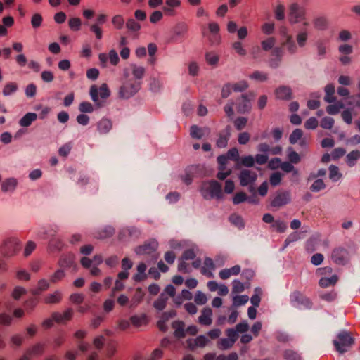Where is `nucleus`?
<instances>
[{
	"mask_svg": "<svg viewBox=\"0 0 360 360\" xmlns=\"http://www.w3.org/2000/svg\"><path fill=\"white\" fill-rule=\"evenodd\" d=\"M231 126L227 125L226 128L219 133V138L217 140V146L218 148H225L231 136Z\"/></svg>",
	"mask_w": 360,
	"mask_h": 360,
	"instance_id": "19",
	"label": "nucleus"
},
{
	"mask_svg": "<svg viewBox=\"0 0 360 360\" xmlns=\"http://www.w3.org/2000/svg\"><path fill=\"white\" fill-rule=\"evenodd\" d=\"M360 158V151L354 150L349 153L346 156V163L349 167H354L356 162Z\"/></svg>",
	"mask_w": 360,
	"mask_h": 360,
	"instance_id": "32",
	"label": "nucleus"
},
{
	"mask_svg": "<svg viewBox=\"0 0 360 360\" xmlns=\"http://www.w3.org/2000/svg\"><path fill=\"white\" fill-rule=\"evenodd\" d=\"M172 328L174 329V335L176 338L181 339L186 336L184 330L185 323L182 321H175L172 324Z\"/></svg>",
	"mask_w": 360,
	"mask_h": 360,
	"instance_id": "26",
	"label": "nucleus"
},
{
	"mask_svg": "<svg viewBox=\"0 0 360 360\" xmlns=\"http://www.w3.org/2000/svg\"><path fill=\"white\" fill-rule=\"evenodd\" d=\"M141 82L133 79H129L123 82L120 88L119 96L124 99H128L135 95L141 89Z\"/></svg>",
	"mask_w": 360,
	"mask_h": 360,
	"instance_id": "3",
	"label": "nucleus"
},
{
	"mask_svg": "<svg viewBox=\"0 0 360 360\" xmlns=\"http://www.w3.org/2000/svg\"><path fill=\"white\" fill-rule=\"evenodd\" d=\"M331 259L335 264L339 265H344L348 261L349 252L344 248H335L332 252Z\"/></svg>",
	"mask_w": 360,
	"mask_h": 360,
	"instance_id": "11",
	"label": "nucleus"
},
{
	"mask_svg": "<svg viewBox=\"0 0 360 360\" xmlns=\"http://www.w3.org/2000/svg\"><path fill=\"white\" fill-rule=\"evenodd\" d=\"M18 86L16 83L9 82L6 84L2 91L4 96H8L17 91Z\"/></svg>",
	"mask_w": 360,
	"mask_h": 360,
	"instance_id": "41",
	"label": "nucleus"
},
{
	"mask_svg": "<svg viewBox=\"0 0 360 360\" xmlns=\"http://www.w3.org/2000/svg\"><path fill=\"white\" fill-rule=\"evenodd\" d=\"M303 136V131L300 129H295L289 137V142L291 144H295Z\"/></svg>",
	"mask_w": 360,
	"mask_h": 360,
	"instance_id": "48",
	"label": "nucleus"
},
{
	"mask_svg": "<svg viewBox=\"0 0 360 360\" xmlns=\"http://www.w3.org/2000/svg\"><path fill=\"white\" fill-rule=\"evenodd\" d=\"M58 231V228L56 226H50L47 230L39 232L38 236L42 239H45L46 235L50 238L56 237V236Z\"/></svg>",
	"mask_w": 360,
	"mask_h": 360,
	"instance_id": "40",
	"label": "nucleus"
},
{
	"mask_svg": "<svg viewBox=\"0 0 360 360\" xmlns=\"http://www.w3.org/2000/svg\"><path fill=\"white\" fill-rule=\"evenodd\" d=\"M288 19L291 25L306 21V10L304 7L300 6L297 3L291 4L288 8Z\"/></svg>",
	"mask_w": 360,
	"mask_h": 360,
	"instance_id": "6",
	"label": "nucleus"
},
{
	"mask_svg": "<svg viewBox=\"0 0 360 360\" xmlns=\"http://www.w3.org/2000/svg\"><path fill=\"white\" fill-rule=\"evenodd\" d=\"M275 96L279 100L289 101L292 98V89L288 86H279L275 89Z\"/></svg>",
	"mask_w": 360,
	"mask_h": 360,
	"instance_id": "17",
	"label": "nucleus"
},
{
	"mask_svg": "<svg viewBox=\"0 0 360 360\" xmlns=\"http://www.w3.org/2000/svg\"><path fill=\"white\" fill-rule=\"evenodd\" d=\"M18 185L16 179L11 177L5 179L1 184V191L4 193L13 192Z\"/></svg>",
	"mask_w": 360,
	"mask_h": 360,
	"instance_id": "25",
	"label": "nucleus"
},
{
	"mask_svg": "<svg viewBox=\"0 0 360 360\" xmlns=\"http://www.w3.org/2000/svg\"><path fill=\"white\" fill-rule=\"evenodd\" d=\"M252 98L248 94H242L236 100V109L238 112L244 114L249 112L252 109Z\"/></svg>",
	"mask_w": 360,
	"mask_h": 360,
	"instance_id": "13",
	"label": "nucleus"
},
{
	"mask_svg": "<svg viewBox=\"0 0 360 360\" xmlns=\"http://www.w3.org/2000/svg\"><path fill=\"white\" fill-rule=\"evenodd\" d=\"M342 177V174L339 172V168L333 165L329 167V178L333 181H337Z\"/></svg>",
	"mask_w": 360,
	"mask_h": 360,
	"instance_id": "42",
	"label": "nucleus"
},
{
	"mask_svg": "<svg viewBox=\"0 0 360 360\" xmlns=\"http://www.w3.org/2000/svg\"><path fill=\"white\" fill-rule=\"evenodd\" d=\"M334 125V119L331 117H324L320 122V126L326 129H330Z\"/></svg>",
	"mask_w": 360,
	"mask_h": 360,
	"instance_id": "57",
	"label": "nucleus"
},
{
	"mask_svg": "<svg viewBox=\"0 0 360 360\" xmlns=\"http://www.w3.org/2000/svg\"><path fill=\"white\" fill-rule=\"evenodd\" d=\"M290 298V302L293 307L300 309H310L313 306L311 300L300 291L292 292Z\"/></svg>",
	"mask_w": 360,
	"mask_h": 360,
	"instance_id": "9",
	"label": "nucleus"
},
{
	"mask_svg": "<svg viewBox=\"0 0 360 360\" xmlns=\"http://www.w3.org/2000/svg\"><path fill=\"white\" fill-rule=\"evenodd\" d=\"M112 121L108 118H102L97 123V130L101 134H108L112 129Z\"/></svg>",
	"mask_w": 360,
	"mask_h": 360,
	"instance_id": "24",
	"label": "nucleus"
},
{
	"mask_svg": "<svg viewBox=\"0 0 360 360\" xmlns=\"http://www.w3.org/2000/svg\"><path fill=\"white\" fill-rule=\"evenodd\" d=\"M49 287V283L46 279H41L38 282L37 288L32 291L35 295H39L41 291L46 290Z\"/></svg>",
	"mask_w": 360,
	"mask_h": 360,
	"instance_id": "53",
	"label": "nucleus"
},
{
	"mask_svg": "<svg viewBox=\"0 0 360 360\" xmlns=\"http://www.w3.org/2000/svg\"><path fill=\"white\" fill-rule=\"evenodd\" d=\"M326 96L324 100L326 102L331 103L336 101V98L334 96L335 94V86L333 84H328L325 87Z\"/></svg>",
	"mask_w": 360,
	"mask_h": 360,
	"instance_id": "31",
	"label": "nucleus"
},
{
	"mask_svg": "<svg viewBox=\"0 0 360 360\" xmlns=\"http://www.w3.org/2000/svg\"><path fill=\"white\" fill-rule=\"evenodd\" d=\"M302 25L303 27L297 31L295 37V42L300 48H303L306 46L309 35V31L307 29V27L309 25V22L304 21Z\"/></svg>",
	"mask_w": 360,
	"mask_h": 360,
	"instance_id": "14",
	"label": "nucleus"
},
{
	"mask_svg": "<svg viewBox=\"0 0 360 360\" xmlns=\"http://www.w3.org/2000/svg\"><path fill=\"white\" fill-rule=\"evenodd\" d=\"M248 121L245 117H238L234 120V126L238 131H241L247 125Z\"/></svg>",
	"mask_w": 360,
	"mask_h": 360,
	"instance_id": "54",
	"label": "nucleus"
},
{
	"mask_svg": "<svg viewBox=\"0 0 360 360\" xmlns=\"http://www.w3.org/2000/svg\"><path fill=\"white\" fill-rule=\"evenodd\" d=\"M126 27L131 32H138L141 29V25L134 18H129L126 22Z\"/></svg>",
	"mask_w": 360,
	"mask_h": 360,
	"instance_id": "44",
	"label": "nucleus"
},
{
	"mask_svg": "<svg viewBox=\"0 0 360 360\" xmlns=\"http://www.w3.org/2000/svg\"><path fill=\"white\" fill-rule=\"evenodd\" d=\"M257 178V173L248 169H242L238 175L240 184L242 186H247L254 184Z\"/></svg>",
	"mask_w": 360,
	"mask_h": 360,
	"instance_id": "12",
	"label": "nucleus"
},
{
	"mask_svg": "<svg viewBox=\"0 0 360 360\" xmlns=\"http://www.w3.org/2000/svg\"><path fill=\"white\" fill-rule=\"evenodd\" d=\"M207 175V170L203 165H193L187 167L185 169V175L182 176V181L190 185L195 177H202Z\"/></svg>",
	"mask_w": 360,
	"mask_h": 360,
	"instance_id": "4",
	"label": "nucleus"
},
{
	"mask_svg": "<svg viewBox=\"0 0 360 360\" xmlns=\"http://www.w3.org/2000/svg\"><path fill=\"white\" fill-rule=\"evenodd\" d=\"M200 192L204 199L210 200L215 198H223L221 185L216 180L203 181L200 186Z\"/></svg>",
	"mask_w": 360,
	"mask_h": 360,
	"instance_id": "1",
	"label": "nucleus"
},
{
	"mask_svg": "<svg viewBox=\"0 0 360 360\" xmlns=\"http://www.w3.org/2000/svg\"><path fill=\"white\" fill-rule=\"evenodd\" d=\"M143 297V293L142 292L141 288H139L136 289L135 295L131 300V303L130 304V307H136L139 302L142 300Z\"/></svg>",
	"mask_w": 360,
	"mask_h": 360,
	"instance_id": "50",
	"label": "nucleus"
},
{
	"mask_svg": "<svg viewBox=\"0 0 360 360\" xmlns=\"http://www.w3.org/2000/svg\"><path fill=\"white\" fill-rule=\"evenodd\" d=\"M89 94L96 105L98 108H101L103 106V102L99 100V96L102 100H105L110 96V91L106 84H102L99 88L96 85H92L90 88Z\"/></svg>",
	"mask_w": 360,
	"mask_h": 360,
	"instance_id": "5",
	"label": "nucleus"
},
{
	"mask_svg": "<svg viewBox=\"0 0 360 360\" xmlns=\"http://www.w3.org/2000/svg\"><path fill=\"white\" fill-rule=\"evenodd\" d=\"M212 310L210 307L204 308L198 317V322L203 326H210L212 323Z\"/></svg>",
	"mask_w": 360,
	"mask_h": 360,
	"instance_id": "22",
	"label": "nucleus"
},
{
	"mask_svg": "<svg viewBox=\"0 0 360 360\" xmlns=\"http://www.w3.org/2000/svg\"><path fill=\"white\" fill-rule=\"evenodd\" d=\"M250 77L259 82H265L268 79V75L266 73L263 72L255 71L252 75H250Z\"/></svg>",
	"mask_w": 360,
	"mask_h": 360,
	"instance_id": "60",
	"label": "nucleus"
},
{
	"mask_svg": "<svg viewBox=\"0 0 360 360\" xmlns=\"http://www.w3.org/2000/svg\"><path fill=\"white\" fill-rule=\"evenodd\" d=\"M73 311L72 309H68L63 314L58 312H54L52 314V317L54 321L57 323H63L65 321H68L72 319Z\"/></svg>",
	"mask_w": 360,
	"mask_h": 360,
	"instance_id": "27",
	"label": "nucleus"
},
{
	"mask_svg": "<svg viewBox=\"0 0 360 360\" xmlns=\"http://www.w3.org/2000/svg\"><path fill=\"white\" fill-rule=\"evenodd\" d=\"M280 167L283 172L286 173L293 172L294 175L298 174L297 169H295V167L292 165V163L290 162L285 161L281 162Z\"/></svg>",
	"mask_w": 360,
	"mask_h": 360,
	"instance_id": "47",
	"label": "nucleus"
},
{
	"mask_svg": "<svg viewBox=\"0 0 360 360\" xmlns=\"http://www.w3.org/2000/svg\"><path fill=\"white\" fill-rule=\"evenodd\" d=\"M255 165V158L252 155H247L242 157L238 162H237V168L240 166H244L246 167H252Z\"/></svg>",
	"mask_w": 360,
	"mask_h": 360,
	"instance_id": "37",
	"label": "nucleus"
},
{
	"mask_svg": "<svg viewBox=\"0 0 360 360\" xmlns=\"http://www.w3.org/2000/svg\"><path fill=\"white\" fill-rule=\"evenodd\" d=\"M44 345L40 343L34 345L28 349L26 354L20 360H29L30 356H39L43 354Z\"/></svg>",
	"mask_w": 360,
	"mask_h": 360,
	"instance_id": "23",
	"label": "nucleus"
},
{
	"mask_svg": "<svg viewBox=\"0 0 360 360\" xmlns=\"http://www.w3.org/2000/svg\"><path fill=\"white\" fill-rule=\"evenodd\" d=\"M65 276V273L63 269H58L53 275L50 277V281L51 283H57L62 280Z\"/></svg>",
	"mask_w": 360,
	"mask_h": 360,
	"instance_id": "58",
	"label": "nucleus"
},
{
	"mask_svg": "<svg viewBox=\"0 0 360 360\" xmlns=\"http://www.w3.org/2000/svg\"><path fill=\"white\" fill-rule=\"evenodd\" d=\"M276 39L274 37H269L261 42L262 48L264 51H269L272 49L275 45Z\"/></svg>",
	"mask_w": 360,
	"mask_h": 360,
	"instance_id": "51",
	"label": "nucleus"
},
{
	"mask_svg": "<svg viewBox=\"0 0 360 360\" xmlns=\"http://www.w3.org/2000/svg\"><path fill=\"white\" fill-rule=\"evenodd\" d=\"M37 119V115L36 113L27 112L19 120V124L22 127H28Z\"/></svg>",
	"mask_w": 360,
	"mask_h": 360,
	"instance_id": "30",
	"label": "nucleus"
},
{
	"mask_svg": "<svg viewBox=\"0 0 360 360\" xmlns=\"http://www.w3.org/2000/svg\"><path fill=\"white\" fill-rule=\"evenodd\" d=\"M283 357L285 360H301V356L297 352L292 349H287L284 352Z\"/></svg>",
	"mask_w": 360,
	"mask_h": 360,
	"instance_id": "49",
	"label": "nucleus"
},
{
	"mask_svg": "<svg viewBox=\"0 0 360 360\" xmlns=\"http://www.w3.org/2000/svg\"><path fill=\"white\" fill-rule=\"evenodd\" d=\"M65 243L63 240L58 237L51 238L48 243V250L51 252H60L63 250Z\"/></svg>",
	"mask_w": 360,
	"mask_h": 360,
	"instance_id": "21",
	"label": "nucleus"
},
{
	"mask_svg": "<svg viewBox=\"0 0 360 360\" xmlns=\"http://www.w3.org/2000/svg\"><path fill=\"white\" fill-rule=\"evenodd\" d=\"M288 150L289 153L288 155V158L289 160V162L292 164L299 163L301 160L300 155L297 152L292 150V148L291 147L288 148Z\"/></svg>",
	"mask_w": 360,
	"mask_h": 360,
	"instance_id": "56",
	"label": "nucleus"
},
{
	"mask_svg": "<svg viewBox=\"0 0 360 360\" xmlns=\"http://www.w3.org/2000/svg\"><path fill=\"white\" fill-rule=\"evenodd\" d=\"M291 197L289 191L278 193L272 200L271 205L272 207H279L290 202Z\"/></svg>",
	"mask_w": 360,
	"mask_h": 360,
	"instance_id": "16",
	"label": "nucleus"
},
{
	"mask_svg": "<svg viewBox=\"0 0 360 360\" xmlns=\"http://www.w3.org/2000/svg\"><path fill=\"white\" fill-rule=\"evenodd\" d=\"M354 344V338L345 330L340 331L337 335V339L333 340V345L340 354L347 352Z\"/></svg>",
	"mask_w": 360,
	"mask_h": 360,
	"instance_id": "2",
	"label": "nucleus"
},
{
	"mask_svg": "<svg viewBox=\"0 0 360 360\" xmlns=\"http://www.w3.org/2000/svg\"><path fill=\"white\" fill-rule=\"evenodd\" d=\"M194 301L197 304L202 305L207 302V298L205 293L198 290L195 293V295L194 297Z\"/></svg>",
	"mask_w": 360,
	"mask_h": 360,
	"instance_id": "62",
	"label": "nucleus"
},
{
	"mask_svg": "<svg viewBox=\"0 0 360 360\" xmlns=\"http://www.w3.org/2000/svg\"><path fill=\"white\" fill-rule=\"evenodd\" d=\"M146 268L147 266L143 262L140 263L137 266L138 273L134 275L133 279L136 282H140L146 278L145 274Z\"/></svg>",
	"mask_w": 360,
	"mask_h": 360,
	"instance_id": "34",
	"label": "nucleus"
},
{
	"mask_svg": "<svg viewBox=\"0 0 360 360\" xmlns=\"http://www.w3.org/2000/svg\"><path fill=\"white\" fill-rule=\"evenodd\" d=\"M249 85L245 80H241L238 82L232 84L233 91L236 92H243L248 88Z\"/></svg>",
	"mask_w": 360,
	"mask_h": 360,
	"instance_id": "52",
	"label": "nucleus"
},
{
	"mask_svg": "<svg viewBox=\"0 0 360 360\" xmlns=\"http://www.w3.org/2000/svg\"><path fill=\"white\" fill-rule=\"evenodd\" d=\"M58 265L61 269L73 268L77 269V264L75 262V255L72 252L63 254L58 261Z\"/></svg>",
	"mask_w": 360,
	"mask_h": 360,
	"instance_id": "15",
	"label": "nucleus"
},
{
	"mask_svg": "<svg viewBox=\"0 0 360 360\" xmlns=\"http://www.w3.org/2000/svg\"><path fill=\"white\" fill-rule=\"evenodd\" d=\"M314 27L319 30H325L327 27V20L323 17H319L314 20Z\"/></svg>",
	"mask_w": 360,
	"mask_h": 360,
	"instance_id": "55",
	"label": "nucleus"
},
{
	"mask_svg": "<svg viewBox=\"0 0 360 360\" xmlns=\"http://www.w3.org/2000/svg\"><path fill=\"white\" fill-rule=\"evenodd\" d=\"M275 18L278 20H283L285 18V7L282 4H278L274 11Z\"/></svg>",
	"mask_w": 360,
	"mask_h": 360,
	"instance_id": "63",
	"label": "nucleus"
},
{
	"mask_svg": "<svg viewBox=\"0 0 360 360\" xmlns=\"http://www.w3.org/2000/svg\"><path fill=\"white\" fill-rule=\"evenodd\" d=\"M344 108V104L342 102H338L333 105H328L326 108V112L329 115H337L340 109Z\"/></svg>",
	"mask_w": 360,
	"mask_h": 360,
	"instance_id": "46",
	"label": "nucleus"
},
{
	"mask_svg": "<svg viewBox=\"0 0 360 360\" xmlns=\"http://www.w3.org/2000/svg\"><path fill=\"white\" fill-rule=\"evenodd\" d=\"M162 88V82L156 78H152L150 82V90L154 93H158Z\"/></svg>",
	"mask_w": 360,
	"mask_h": 360,
	"instance_id": "45",
	"label": "nucleus"
},
{
	"mask_svg": "<svg viewBox=\"0 0 360 360\" xmlns=\"http://www.w3.org/2000/svg\"><path fill=\"white\" fill-rule=\"evenodd\" d=\"M338 278L336 275H333L330 278H321L319 280V285L322 288H327L330 285H334L338 282Z\"/></svg>",
	"mask_w": 360,
	"mask_h": 360,
	"instance_id": "38",
	"label": "nucleus"
},
{
	"mask_svg": "<svg viewBox=\"0 0 360 360\" xmlns=\"http://www.w3.org/2000/svg\"><path fill=\"white\" fill-rule=\"evenodd\" d=\"M62 298V294L59 291H56L53 294H50L45 298V302L47 304L58 303Z\"/></svg>",
	"mask_w": 360,
	"mask_h": 360,
	"instance_id": "43",
	"label": "nucleus"
},
{
	"mask_svg": "<svg viewBox=\"0 0 360 360\" xmlns=\"http://www.w3.org/2000/svg\"><path fill=\"white\" fill-rule=\"evenodd\" d=\"M167 301L168 297L165 295V292H162L154 302L153 307L158 311H162L165 308Z\"/></svg>",
	"mask_w": 360,
	"mask_h": 360,
	"instance_id": "33",
	"label": "nucleus"
},
{
	"mask_svg": "<svg viewBox=\"0 0 360 360\" xmlns=\"http://www.w3.org/2000/svg\"><path fill=\"white\" fill-rule=\"evenodd\" d=\"M20 250V241L15 238L5 240L1 247V253L5 257H11L16 255Z\"/></svg>",
	"mask_w": 360,
	"mask_h": 360,
	"instance_id": "7",
	"label": "nucleus"
},
{
	"mask_svg": "<svg viewBox=\"0 0 360 360\" xmlns=\"http://www.w3.org/2000/svg\"><path fill=\"white\" fill-rule=\"evenodd\" d=\"M158 247V243L155 239L149 240L143 245L136 247L134 250L136 255H150L152 259L155 261L158 258L156 250Z\"/></svg>",
	"mask_w": 360,
	"mask_h": 360,
	"instance_id": "8",
	"label": "nucleus"
},
{
	"mask_svg": "<svg viewBox=\"0 0 360 360\" xmlns=\"http://www.w3.org/2000/svg\"><path fill=\"white\" fill-rule=\"evenodd\" d=\"M112 23L115 28L120 30L124 26V20L121 15H116L112 18Z\"/></svg>",
	"mask_w": 360,
	"mask_h": 360,
	"instance_id": "64",
	"label": "nucleus"
},
{
	"mask_svg": "<svg viewBox=\"0 0 360 360\" xmlns=\"http://www.w3.org/2000/svg\"><path fill=\"white\" fill-rule=\"evenodd\" d=\"M205 132L209 134L210 129L208 128H200L197 125H192L190 128V135L193 139H200Z\"/></svg>",
	"mask_w": 360,
	"mask_h": 360,
	"instance_id": "29",
	"label": "nucleus"
},
{
	"mask_svg": "<svg viewBox=\"0 0 360 360\" xmlns=\"http://www.w3.org/2000/svg\"><path fill=\"white\" fill-rule=\"evenodd\" d=\"M188 347L191 349H194L196 347H204L209 342L208 338L201 335L198 336L195 339H189L187 341Z\"/></svg>",
	"mask_w": 360,
	"mask_h": 360,
	"instance_id": "20",
	"label": "nucleus"
},
{
	"mask_svg": "<svg viewBox=\"0 0 360 360\" xmlns=\"http://www.w3.org/2000/svg\"><path fill=\"white\" fill-rule=\"evenodd\" d=\"M233 344V341L228 338H221L218 342V347L220 349L225 350L232 347Z\"/></svg>",
	"mask_w": 360,
	"mask_h": 360,
	"instance_id": "59",
	"label": "nucleus"
},
{
	"mask_svg": "<svg viewBox=\"0 0 360 360\" xmlns=\"http://www.w3.org/2000/svg\"><path fill=\"white\" fill-rule=\"evenodd\" d=\"M131 72L134 77L136 79V81H139L141 79L146 72L145 68L142 66H139L136 65H131Z\"/></svg>",
	"mask_w": 360,
	"mask_h": 360,
	"instance_id": "36",
	"label": "nucleus"
},
{
	"mask_svg": "<svg viewBox=\"0 0 360 360\" xmlns=\"http://www.w3.org/2000/svg\"><path fill=\"white\" fill-rule=\"evenodd\" d=\"M316 53L319 60L326 58L327 53V44L324 40L319 39L315 44Z\"/></svg>",
	"mask_w": 360,
	"mask_h": 360,
	"instance_id": "28",
	"label": "nucleus"
},
{
	"mask_svg": "<svg viewBox=\"0 0 360 360\" xmlns=\"http://www.w3.org/2000/svg\"><path fill=\"white\" fill-rule=\"evenodd\" d=\"M229 221L240 229H243L245 226L243 217L237 214H231Z\"/></svg>",
	"mask_w": 360,
	"mask_h": 360,
	"instance_id": "39",
	"label": "nucleus"
},
{
	"mask_svg": "<svg viewBox=\"0 0 360 360\" xmlns=\"http://www.w3.org/2000/svg\"><path fill=\"white\" fill-rule=\"evenodd\" d=\"M281 46L290 55H295L298 52L299 46L291 35L286 36Z\"/></svg>",
	"mask_w": 360,
	"mask_h": 360,
	"instance_id": "18",
	"label": "nucleus"
},
{
	"mask_svg": "<svg viewBox=\"0 0 360 360\" xmlns=\"http://www.w3.org/2000/svg\"><path fill=\"white\" fill-rule=\"evenodd\" d=\"M115 232V228L112 226H106L100 231H98L96 236V238L104 239L111 237Z\"/></svg>",
	"mask_w": 360,
	"mask_h": 360,
	"instance_id": "35",
	"label": "nucleus"
},
{
	"mask_svg": "<svg viewBox=\"0 0 360 360\" xmlns=\"http://www.w3.org/2000/svg\"><path fill=\"white\" fill-rule=\"evenodd\" d=\"M141 231L135 226H127L120 229L119 232V240L122 241H129L136 240L139 238Z\"/></svg>",
	"mask_w": 360,
	"mask_h": 360,
	"instance_id": "10",
	"label": "nucleus"
},
{
	"mask_svg": "<svg viewBox=\"0 0 360 360\" xmlns=\"http://www.w3.org/2000/svg\"><path fill=\"white\" fill-rule=\"evenodd\" d=\"M326 188V184L324 181L319 179H316L311 186L310 189L313 192H319L321 190H323Z\"/></svg>",
	"mask_w": 360,
	"mask_h": 360,
	"instance_id": "61",
	"label": "nucleus"
}]
</instances>
